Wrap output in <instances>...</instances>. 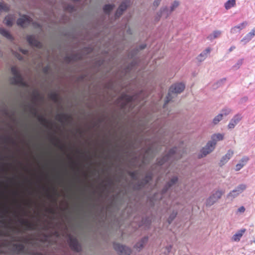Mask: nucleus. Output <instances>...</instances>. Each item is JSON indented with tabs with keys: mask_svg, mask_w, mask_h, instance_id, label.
I'll return each mask as SVG.
<instances>
[{
	"mask_svg": "<svg viewBox=\"0 0 255 255\" xmlns=\"http://www.w3.org/2000/svg\"><path fill=\"white\" fill-rule=\"evenodd\" d=\"M231 110L230 109L225 108L222 110L220 114L221 115H222L223 117H224V116H226L228 115H229L231 113Z\"/></svg>",
	"mask_w": 255,
	"mask_h": 255,
	"instance_id": "obj_33",
	"label": "nucleus"
},
{
	"mask_svg": "<svg viewBox=\"0 0 255 255\" xmlns=\"http://www.w3.org/2000/svg\"><path fill=\"white\" fill-rule=\"evenodd\" d=\"M246 188L247 185L246 184H240L235 189L229 192L227 195V198L232 200L242 193Z\"/></svg>",
	"mask_w": 255,
	"mask_h": 255,
	"instance_id": "obj_9",
	"label": "nucleus"
},
{
	"mask_svg": "<svg viewBox=\"0 0 255 255\" xmlns=\"http://www.w3.org/2000/svg\"><path fill=\"white\" fill-rule=\"evenodd\" d=\"M179 1H177V0H175L171 4L169 9L170 10V11L171 12H172L173 11H174L175 9V8H176L179 6Z\"/></svg>",
	"mask_w": 255,
	"mask_h": 255,
	"instance_id": "obj_32",
	"label": "nucleus"
},
{
	"mask_svg": "<svg viewBox=\"0 0 255 255\" xmlns=\"http://www.w3.org/2000/svg\"><path fill=\"white\" fill-rule=\"evenodd\" d=\"M162 144H163V145H165V143L163 142Z\"/></svg>",
	"mask_w": 255,
	"mask_h": 255,
	"instance_id": "obj_59",
	"label": "nucleus"
},
{
	"mask_svg": "<svg viewBox=\"0 0 255 255\" xmlns=\"http://www.w3.org/2000/svg\"><path fill=\"white\" fill-rule=\"evenodd\" d=\"M245 231H246L245 229H242V230H240L239 232H238V233L240 234H242V235H243Z\"/></svg>",
	"mask_w": 255,
	"mask_h": 255,
	"instance_id": "obj_52",
	"label": "nucleus"
},
{
	"mask_svg": "<svg viewBox=\"0 0 255 255\" xmlns=\"http://www.w3.org/2000/svg\"><path fill=\"white\" fill-rule=\"evenodd\" d=\"M184 149H181L176 146L170 149L167 154L162 157L157 158L156 164L161 166L165 163H171L174 160H177L181 158L184 153Z\"/></svg>",
	"mask_w": 255,
	"mask_h": 255,
	"instance_id": "obj_2",
	"label": "nucleus"
},
{
	"mask_svg": "<svg viewBox=\"0 0 255 255\" xmlns=\"http://www.w3.org/2000/svg\"><path fill=\"white\" fill-rule=\"evenodd\" d=\"M254 242L255 243V241H254Z\"/></svg>",
	"mask_w": 255,
	"mask_h": 255,
	"instance_id": "obj_60",
	"label": "nucleus"
},
{
	"mask_svg": "<svg viewBox=\"0 0 255 255\" xmlns=\"http://www.w3.org/2000/svg\"><path fill=\"white\" fill-rule=\"evenodd\" d=\"M130 4V0H125L122 2L118 8H120V10L125 11Z\"/></svg>",
	"mask_w": 255,
	"mask_h": 255,
	"instance_id": "obj_23",
	"label": "nucleus"
},
{
	"mask_svg": "<svg viewBox=\"0 0 255 255\" xmlns=\"http://www.w3.org/2000/svg\"><path fill=\"white\" fill-rule=\"evenodd\" d=\"M255 35V28L252 30L251 32L248 33L241 40V42L244 44L249 42Z\"/></svg>",
	"mask_w": 255,
	"mask_h": 255,
	"instance_id": "obj_18",
	"label": "nucleus"
},
{
	"mask_svg": "<svg viewBox=\"0 0 255 255\" xmlns=\"http://www.w3.org/2000/svg\"><path fill=\"white\" fill-rule=\"evenodd\" d=\"M148 241V237L145 236L142 238L138 242H137L133 246V248L137 251L140 252L147 244Z\"/></svg>",
	"mask_w": 255,
	"mask_h": 255,
	"instance_id": "obj_14",
	"label": "nucleus"
},
{
	"mask_svg": "<svg viewBox=\"0 0 255 255\" xmlns=\"http://www.w3.org/2000/svg\"><path fill=\"white\" fill-rule=\"evenodd\" d=\"M26 40L29 44L32 47L38 49H41L43 47V44L39 41L34 35H27Z\"/></svg>",
	"mask_w": 255,
	"mask_h": 255,
	"instance_id": "obj_11",
	"label": "nucleus"
},
{
	"mask_svg": "<svg viewBox=\"0 0 255 255\" xmlns=\"http://www.w3.org/2000/svg\"><path fill=\"white\" fill-rule=\"evenodd\" d=\"M159 11L160 12V14L165 18H167L172 12L166 6L161 7Z\"/></svg>",
	"mask_w": 255,
	"mask_h": 255,
	"instance_id": "obj_22",
	"label": "nucleus"
},
{
	"mask_svg": "<svg viewBox=\"0 0 255 255\" xmlns=\"http://www.w3.org/2000/svg\"><path fill=\"white\" fill-rule=\"evenodd\" d=\"M211 49L209 48H207L204 51H203L198 56L197 60L199 62H202L205 60L207 57V55L210 52Z\"/></svg>",
	"mask_w": 255,
	"mask_h": 255,
	"instance_id": "obj_21",
	"label": "nucleus"
},
{
	"mask_svg": "<svg viewBox=\"0 0 255 255\" xmlns=\"http://www.w3.org/2000/svg\"><path fill=\"white\" fill-rule=\"evenodd\" d=\"M245 211V208L244 206H241L238 209V212L240 213H244Z\"/></svg>",
	"mask_w": 255,
	"mask_h": 255,
	"instance_id": "obj_48",
	"label": "nucleus"
},
{
	"mask_svg": "<svg viewBox=\"0 0 255 255\" xmlns=\"http://www.w3.org/2000/svg\"><path fill=\"white\" fill-rule=\"evenodd\" d=\"M13 76L10 78L11 84L15 86H25L26 83L20 74L18 68L16 66H12L10 69Z\"/></svg>",
	"mask_w": 255,
	"mask_h": 255,
	"instance_id": "obj_5",
	"label": "nucleus"
},
{
	"mask_svg": "<svg viewBox=\"0 0 255 255\" xmlns=\"http://www.w3.org/2000/svg\"><path fill=\"white\" fill-rule=\"evenodd\" d=\"M34 24L36 25V26L39 28H41V25L39 24V23H34Z\"/></svg>",
	"mask_w": 255,
	"mask_h": 255,
	"instance_id": "obj_54",
	"label": "nucleus"
},
{
	"mask_svg": "<svg viewBox=\"0 0 255 255\" xmlns=\"http://www.w3.org/2000/svg\"><path fill=\"white\" fill-rule=\"evenodd\" d=\"M238 32H240V31L239 30V29H238V27H236V26L231 28V33L235 34Z\"/></svg>",
	"mask_w": 255,
	"mask_h": 255,
	"instance_id": "obj_43",
	"label": "nucleus"
},
{
	"mask_svg": "<svg viewBox=\"0 0 255 255\" xmlns=\"http://www.w3.org/2000/svg\"><path fill=\"white\" fill-rule=\"evenodd\" d=\"M151 223V218L150 216L144 215L142 217L141 221L139 224V226H144L146 228L150 226Z\"/></svg>",
	"mask_w": 255,
	"mask_h": 255,
	"instance_id": "obj_17",
	"label": "nucleus"
},
{
	"mask_svg": "<svg viewBox=\"0 0 255 255\" xmlns=\"http://www.w3.org/2000/svg\"><path fill=\"white\" fill-rule=\"evenodd\" d=\"M162 16V15L161 14H160V11L158 12L157 13L156 16H155L154 20L156 22L158 21Z\"/></svg>",
	"mask_w": 255,
	"mask_h": 255,
	"instance_id": "obj_41",
	"label": "nucleus"
},
{
	"mask_svg": "<svg viewBox=\"0 0 255 255\" xmlns=\"http://www.w3.org/2000/svg\"><path fill=\"white\" fill-rule=\"evenodd\" d=\"M243 60H244L243 59H240L238 60L237 63L233 66V68L236 70L239 69L240 67V66L242 65L243 63Z\"/></svg>",
	"mask_w": 255,
	"mask_h": 255,
	"instance_id": "obj_35",
	"label": "nucleus"
},
{
	"mask_svg": "<svg viewBox=\"0 0 255 255\" xmlns=\"http://www.w3.org/2000/svg\"><path fill=\"white\" fill-rule=\"evenodd\" d=\"M0 236L3 237H10L11 236L9 233H0Z\"/></svg>",
	"mask_w": 255,
	"mask_h": 255,
	"instance_id": "obj_49",
	"label": "nucleus"
},
{
	"mask_svg": "<svg viewBox=\"0 0 255 255\" xmlns=\"http://www.w3.org/2000/svg\"><path fill=\"white\" fill-rule=\"evenodd\" d=\"M114 7V4H107L104 6L103 10L106 14L109 15Z\"/></svg>",
	"mask_w": 255,
	"mask_h": 255,
	"instance_id": "obj_26",
	"label": "nucleus"
},
{
	"mask_svg": "<svg viewBox=\"0 0 255 255\" xmlns=\"http://www.w3.org/2000/svg\"><path fill=\"white\" fill-rule=\"evenodd\" d=\"M247 100V97H244V98L242 99V101H246Z\"/></svg>",
	"mask_w": 255,
	"mask_h": 255,
	"instance_id": "obj_56",
	"label": "nucleus"
},
{
	"mask_svg": "<svg viewBox=\"0 0 255 255\" xmlns=\"http://www.w3.org/2000/svg\"><path fill=\"white\" fill-rule=\"evenodd\" d=\"M236 5V0H228L226 2H225L224 4L225 8L226 9H229L232 7L235 6Z\"/></svg>",
	"mask_w": 255,
	"mask_h": 255,
	"instance_id": "obj_29",
	"label": "nucleus"
},
{
	"mask_svg": "<svg viewBox=\"0 0 255 255\" xmlns=\"http://www.w3.org/2000/svg\"><path fill=\"white\" fill-rule=\"evenodd\" d=\"M236 48V47L235 46H232L229 49V52H231L233 50H234Z\"/></svg>",
	"mask_w": 255,
	"mask_h": 255,
	"instance_id": "obj_51",
	"label": "nucleus"
},
{
	"mask_svg": "<svg viewBox=\"0 0 255 255\" xmlns=\"http://www.w3.org/2000/svg\"><path fill=\"white\" fill-rule=\"evenodd\" d=\"M124 12V11H123L120 10V8H118L117 9V10H116L115 14V16L116 19L119 18L122 15Z\"/></svg>",
	"mask_w": 255,
	"mask_h": 255,
	"instance_id": "obj_36",
	"label": "nucleus"
},
{
	"mask_svg": "<svg viewBox=\"0 0 255 255\" xmlns=\"http://www.w3.org/2000/svg\"><path fill=\"white\" fill-rule=\"evenodd\" d=\"M14 18L11 15H7L5 17L3 22L8 26H12L14 22Z\"/></svg>",
	"mask_w": 255,
	"mask_h": 255,
	"instance_id": "obj_24",
	"label": "nucleus"
},
{
	"mask_svg": "<svg viewBox=\"0 0 255 255\" xmlns=\"http://www.w3.org/2000/svg\"><path fill=\"white\" fill-rule=\"evenodd\" d=\"M162 0H154L153 3V5L157 7L160 3Z\"/></svg>",
	"mask_w": 255,
	"mask_h": 255,
	"instance_id": "obj_46",
	"label": "nucleus"
},
{
	"mask_svg": "<svg viewBox=\"0 0 255 255\" xmlns=\"http://www.w3.org/2000/svg\"><path fill=\"white\" fill-rule=\"evenodd\" d=\"M222 34V31L220 30H215L207 37V39L209 40H213V39L219 37Z\"/></svg>",
	"mask_w": 255,
	"mask_h": 255,
	"instance_id": "obj_25",
	"label": "nucleus"
},
{
	"mask_svg": "<svg viewBox=\"0 0 255 255\" xmlns=\"http://www.w3.org/2000/svg\"><path fill=\"white\" fill-rule=\"evenodd\" d=\"M49 70V67L48 66H46L44 68V71L45 73H47L48 72Z\"/></svg>",
	"mask_w": 255,
	"mask_h": 255,
	"instance_id": "obj_53",
	"label": "nucleus"
},
{
	"mask_svg": "<svg viewBox=\"0 0 255 255\" xmlns=\"http://www.w3.org/2000/svg\"><path fill=\"white\" fill-rule=\"evenodd\" d=\"M128 174L134 179H137V172L134 171H129Z\"/></svg>",
	"mask_w": 255,
	"mask_h": 255,
	"instance_id": "obj_39",
	"label": "nucleus"
},
{
	"mask_svg": "<svg viewBox=\"0 0 255 255\" xmlns=\"http://www.w3.org/2000/svg\"><path fill=\"white\" fill-rule=\"evenodd\" d=\"M32 19L27 15H24L17 20V24L22 27H27L32 22Z\"/></svg>",
	"mask_w": 255,
	"mask_h": 255,
	"instance_id": "obj_13",
	"label": "nucleus"
},
{
	"mask_svg": "<svg viewBox=\"0 0 255 255\" xmlns=\"http://www.w3.org/2000/svg\"><path fill=\"white\" fill-rule=\"evenodd\" d=\"M234 152L232 150H229L227 153L224 155L221 159L219 162L220 166H222L225 165L232 157Z\"/></svg>",
	"mask_w": 255,
	"mask_h": 255,
	"instance_id": "obj_15",
	"label": "nucleus"
},
{
	"mask_svg": "<svg viewBox=\"0 0 255 255\" xmlns=\"http://www.w3.org/2000/svg\"><path fill=\"white\" fill-rule=\"evenodd\" d=\"M124 98L126 99V102L127 103H129L132 101L133 98L131 96H128L126 95L124 96Z\"/></svg>",
	"mask_w": 255,
	"mask_h": 255,
	"instance_id": "obj_44",
	"label": "nucleus"
},
{
	"mask_svg": "<svg viewBox=\"0 0 255 255\" xmlns=\"http://www.w3.org/2000/svg\"><path fill=\"white\" fill-rule=\"evenodd\" d=\"M242 117L240 114L236 115L230 121L229 125V128H234L236 125H237L239 122L241 120Z\"/></svg>",
	"mask_w": 255,
	"mask_h": 255,
	"instance_id": "obj_16",
	"label": "nucleus"
},
{
	"mask_svg": "<svg viewBox=\"0 0 255 255\" xmlns=\"http://www.w3.org/2000/svg\"><path fill=\"white\" fill-rule=\"evenodd\" d=\"M146 44H141L138 46V48H137L136 49V51H138L139 50H142L145 49L146 48Z\"/></svg>",
	"mask_w": 255,
	"mask_h": 255,
	"instance_id": "obj_45",
	"label": "nucleus"
},
{
	"mask_svg": "<svg viewBox=\"0 0 255 255\" xmlns=\"http://www.w3.org/2000/svg\"><path fill=\"white\" fill-rule=\"evenodd\" d=\"M73 38H74V39H76V36H75V35H73Z\"/></svg>",
	"mask_w": 255,
	"mask_h": 255,
	"instance_id": "obj_58",
	"label": "nucleus"
},
{
	"mask_svg": "<svg viewBox=\"0 0 255 255\" xmlns=\"http://www.w3.org/2000/svg\"><path fill=\"white\" fill-rule=\"evenodd\" d=\"M15 56L19 60H23V57L20 54L16 53Z\"/></svg>",
	"mask_w": 255,
	"mask_h": 255,
	"instance_id": "obj_50",
	"label": "nucleus"
},
{
	"mask_svg": "<svg viewBox=\"0 0 255 255\" xmlns=\"http://www.w3.org/2000/svg\"><path fill=\"white\" fill-rule=\"evenodd\" d=\"M75 56L66 55L64 57V60L67 64H69L75 59Z\"/></svg>",
	"mask_w": 255,
	"mask_h": 255,
	"instance_id": "obj_34",
	"label": "nucleus"
},
{
	"mask_svg": "<svg viewBox=\"0 0 255 255\" xmlns=\"http://www.w3.org/2000/svg\"><path fill=\"white\" fill-rule=\"evenodd\" d=\"M224 135L221 133L214 134L211 136V140L208 141L206 145L203 147L198 154L199 159L203 158L211 153L215 148L217 141L222 140Z\"/></svg>",
	"mask_w": 255,
	"mask_h": 255,
	"instance_id": "obj_3",
	"label": "nucleus"
},
{
	"mask_svg": "<svg viewBox=\"0 0 255 255\" xmlns=\"http://www.w3.org/2000/svg\"><path fill=\"white\" fill-rule=\"evenodd\" d=\"M178 181V178L176 176H173L168 182L164 185L162 190L161 196H163L174 185L176 184Z\"/></svg>",
	"mask_w": 255,
	"mask_h": 255,
	"instance_id": "obj_12",
	"label": "nucleus"
},
{
	"mask_svg": "<svg viewBox=\"0 0 255 255\" xmlns=\"http://www.w3.org/2000/svg\"><path fill=\"white\" fill-rule=\"evenodd\" d=\"M222 115L221 114H219L217 116H216L213 120V123L214 125H217L223 119Z\"/></svg>",
	"mask_w": 255,
	"mask_h": 255,
	"instance_id": "obj_31",
	"label": "nucleus"
},
{
	"mask_svg": "<svg viewBox=\"0 0 255 255\" xmlns=\"http://www.w3.org/2000/svg\"><path fill=\"white\" fill-rule=\"evenodd\" d=\"M247 24L248 23L246 21H244L236 26L238 27V29H239V30L240 31V30L244 28L247 25Z\"/></svg>",
	"mask_w": 255,
	"mask_h": 255,
	"instance_id": "obj_37",
	"label": "nucleus"
},
{
	"mask_svg": "<svg viewBox=\"0 0 255 255\" xmlns=\"http://www.w3.org/2000/svg\"><path fill=\"white\" fill-rule=\"evenodd\" d=\"M7 9V6L5 4L0 3V10L6 11Z\"/></svg>",
	"mask_w": 255,
	"mask_h": 255,
	"instance_id": "obj_42",
	"label": "nucleus"
},
{
	"mask_svg": "<svg viewBox=\"0 0 255 255\" xmlns=\"http://www.w3.org/2000/svg\"><path fill=\"white\" fill-rule=\"evenodd\" d=\"M158 152V149L155 147L154 144H152L147 147L145 151V153L147 154H150L152 156H154Z\"/></svg>",
	"mask_w": 255,
	"mask_h": 255,
	"instance_id": "obj_20",
	"label": "nucleus"
},
{
	"mask_svg": "<svg viewBox=\"0 0 255 255\" xmlns=\"http://www.w3.org/2000/svg\"><path fill=\"white\" fill-rule=\"evenodd\" d=\"M177 214V210H173L172 211V212L170 214L167 220L168 224H170L173 222V221L176 217Z\"/></svg>",
	"mask_w": 255,
	"mask_h": 255,
	"instance_id": "obj_27",
	"label": "nucleus"
},
{
	"mask_svg": "<svg viewBox=\"0 0 255 255\" xmlns=\"http://www.w3.org/2000/svg\"><path fill=\"white\" fill-rule=\"evenodd\" d=\"M113 247L119 255H130L132 253L130 248L120 243L114 242Z\"/></svg>",
	"mask_w": 255,
	"mask_h": 255,
	"instance_id": "obj_7",
	"label": "nucleus"
},
{
	"mask_svg": "<svg viewBox=\"0 0 255 255\" xmlns=\"http://www.w3.org/2000/svg\"><path fill=\"white\" fill-rule=\"evenodd\" d=\"M242 237V234H239L238 232L234 235L233 238L235 241H240L241 238Z\"/></svg>",
	"mask_w": 255,
	"mask_h": 255,
	"instance_id": "obj_38",
	"label": "nucleus"
},
{
	"mask_svg": "<svg viewBox=\"0 0 255 255\" xmlns=\"http://www.w3.org/2000/svg\"><path fill=\"white\" fill-rule=\"evenodd\" d=\"M167 250L169 251L171 250V249L172 248V246H169L167 247Z\"/></svg>",
	"mask_w": 255,
	"mask_h": 255,
	"instance_id": "obj_55",
	"label": "nucleus"
},
{
	"mask_svg": "<svg viewBox=\"0 0 255 255\" xmlns=\"http://www.w3.org/2000/svg\"><path fill=\"white\" fill-rule=\"evenodd\" d=\"M65 9L70 13L74 12L77 10L75 6L72 4H67V5H66L65 7Z\"/></svg>",
	"mask_w": 255,
	"mask_h": 255,
	"instance_id": "obj_30",
	"label": "nucleus"
},
{
	"mask_svg": "<svg viewBox=\"0 0 255 255\" xmlns=\"http://www.w3.org/2000/svg\"><path fill=\"white\" fill-rule=\"evenodd\" d=\"M25 246L22 243L14 244L7 241L0 243V255H19L24 253Z\"/></svg>",
	"mask_w": 255,
	"mask_h": 255,
	"instance_id": "obj_1",
	"label": "nucleus"
},
{
	"mask_svg": "<svg viewBox=\"0 0 255 255\" xmlns=\"http://www.w3.org/2000/svg\"><path fill=\"white\" fill-rule=\"evenodd\" d=\"M249 160V158L247 156H244L239 163L236 165V171H239L248 162Z\"/></svg>",
	"mask_w": 255,
	"mask_h": 255,
	"instance_id": "obj_19",
	"label": "nucleus"
},
{
	"mask_svg": "<svg viewBox=\"0 0 255 255\" xmlns=\"http://www.w3.org/2000/svg\"><path fill=\"white\" fill-rule=\"evenodd\" d=\"M226 81V79L225 78H223L221 80H220V81H219L218 82H217L216 83V85H217V86H214V88H217L220 86H221V85Z\"/></svg>",
	"mask_w": 255,
	"mask_h": 255,
	"instance_id": "obj_40",
	"label": "nucleus"
},
{
	"mask_svg": "<svg viewBox=\"0 0 255 255\" xmlns=\"http://www.w3.org/2000/svg\"><path fill=\"white\" fill-rule=\"evenodd\" d=\"M152 179V174L151 173H147L145 177L140 181H138L134 186V189L136 190H140L149 184V182Z\"/></svg>",
	"mask_w": 255,
	"mask_h": 255,
	"instance_id": "obj_8",
	"label": "nucleus"
},
{
	"mask_svg": "<svg viewBox=\"0 0 255 255\" xmlns=\"http://www.w3.org/2000/svg\"><path fill=\"white\" fill-rule=\"evenodd\" d=\"M0 34H1L3 36L5 37L8 39L12 40L13 37L10 33L6 30L5 29L3 28L0 27Z\"/></svg>",
	"mask_w": 255,
	"mask_h": 255,
	"instance_id": "obj_28",
	"label": "nucleus"
},
{
	"mask_svg": "<svg viewBox=\"0 0 255 255\" xmlns=\"http://www.w3.org/2000/svg\"><path fill=\"white\" fill-rule=\"evenodd\" d=\"M69 246L72 251H73L77 255H82L83 248L82 244L79 242L76 238L71 236L69 238ZM65 255H70L68 253L65 252Z\"/></svg>",
	"mask_w": 255,
	"mask_h": 255,
	"instance_id": "obj_6",
	"label": "nucleus"
},
{
	"mask_svg": "<svg viewBox=\"0 0 255 255\" xmlns=\"http://www.w3.org/2000/svg\"><path fill=\"white\" fill-rule=\"evenodd\" d=\"M65 36H67L68 35V33L67 32L65 33L64 34Z\"/></svg>",
	"mask_w": 255,
	"mask_h": 255,
	"instance_id": "obj_57",
	"label": "nucleus"
},
{
	"mask_svg": "<svg viewBox=\"0 0 255 255\" xmlns=\"http://www.w3.org/2000/svg\"><path fill=\"white\" fill-rule=\"evenodd\" d=\"M224 192L221 190H217L213 193L206 200V205L211 206L213 205L218 199H220Z\"/></svg>",
	"mask_w": 255,
	"mask_h": 255,
	"instance_id": "obj_10",
	"label": "nucleus"
},
{
	"mask_svg": "<svg viewBox=\"0 0 255 255\" xmlns=\"http://www.w3.org/2000/svg\"><path fill=\"white\" fill-rule=\"evenodd\" d=\"M20 51L24 55H28L29 51L27 49H23L22 48H20Z\"/></svg>",
	"mask_w": 255,
	"mask_h": 255,
	"instance_id": "obj_47",
	"label": "nucleus"
},
{
	"mask_svg": "<svg viewBox=\"0 0 255 255\" xmlns=\"http://www.w3.org/2000/svg\"><path fill=\"white\" fill-rule=\"evenodd\" d=\"M185 87V85L182 83H177L172 85L169 88L163 108L165 109L167 104L172 100L176 94H180L183 91Z\"/></svg>",
	"mask_w": 255,
	"mask_h": 255,
	"instance_id": "obj_4",
	"label": "nucleus"
}]
</instances>
